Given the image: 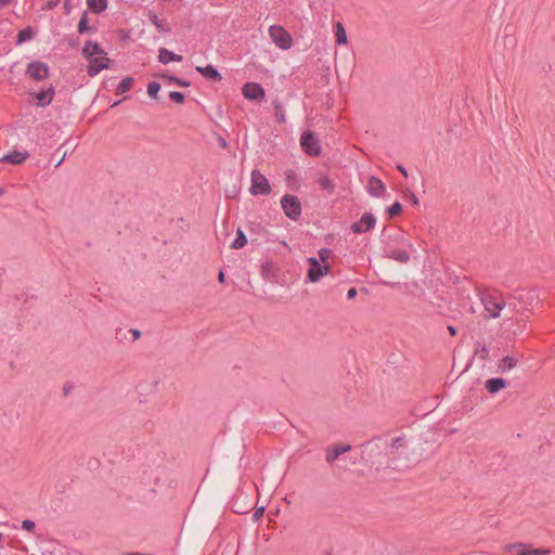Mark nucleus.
Masks as SVG:
<instances>
[{
  "label": "nucleus",
  "instance_id": "nucleus-51",
  "mask_svg": "<svg viewBox=\"0 0 555 555\" xmlns=\"http://www.w3.org/2000/svg\"><path fill=\"white\" fill-rule=\"evenodd\" d=\"M313 153H314V156L318 155L320 153V149L317 146V144L314 143V150H313Z\"/></svg>",
  "mask_w": 555,
  "mask_h": 555
},
{
  "label": "nucleus",
  "instance_id": "nucleus-54",
  "mask_svg": "<svg viewBox=\"0 0 555 555\" xmlns=\"http://www.w3.org/2000/svg\"><path fill=\"white\" fill-rule=\"evenodd\" d=\"M119 103H120V101H116V102H114V103H113V105H112V107L117 106Z\"/></svg>",
  "mask_w": 555,
  "mask_h": 555
},
{
  "label": "nucleus",
  "instance_id": "nucleus-24",
  "mask_svg": "<svg viewBox=\"0 0 555 555\" xmlns=\"http://www.w3.org/2000/svg\"><path fill=\"white\" fill-rule=\"evenodd\" d=\"M261 273L264 279L273 280L276 276V269L272 262L266 261L261 266Z\"/></svg>",
  "mask_w": 555,
  "mask_h": 555
},
{
  "label": "nucleus",
  "instance_id": "nucleus-4",
  "mask_svg": "<svg viewBox=\"0 0 555 555\" xmlns=\"http://www.w3.org/2000/svg\"><path fill=\"white\" fill-rule=\"evenodd\" d=\"M250 193L253 195H268L271 192V188L268 179L259 171H251V185Z\"/></svg>",
  "mask_w": 555,
  "mask_h": 555
},
{
  "label": "nucleus",
  "instance_id": "nucleus-10",
  "mask_svg": "<svg viewBox=\"0 0 555 555\" xmlns=\"http://www.w3.org/2000/svg\"><path fill=\"white\" fill-rule=\"evenodd\" d=\"M351 450V444L349 443H335L326 448L325 450V460L332 465L341 454Z\"/></svg>",
  "mask_w": 555,
  "mask_h": 555
},
{
  "label": "nucleus",
  "instance_id": "nucleus-36",
  "mask_svg": "<svg viewBox=\"0 0 555 555\" xmlns=\"http://www.w3.org/2000/svg\"><path fill=\"white\" fill-rule=\"evenodd\" d=\"M168 79L171 81V82H175L179 86H182V87H189L190 86V82L186 81V80H182L176 76H168Z\"/></svg>",
  "mask_w": 555,
  "mask_h": 555
},
{
  "label": "nucleus",
  "instance_id": "nucleus-38",
  "mask_svg": "<svg viewBox=\"0 0 555 555\" xmlns=\"http://www.w3.org/2000/svg\"><path fill=\"white\" fill-rule=\"evenodd\" d=\"M59 3H60V0H50L43 7V10H48V11L53 10Z\"/></svg>",
  "mask_w": 555,
  "mask_h": 555
},
{
  "label": "nucleus",
  "instance_id": "nucleus-18",
  "mask_svg": "<svg viewBox=\"0 0 555 555\" xmlns=\"http://www.w3.org/2000/svg\"><path fill=\"white\" fill-rule=\"evenodd\" d=\"M196 70L201 73L204 77L215 81H219L222 78L220 73L212 65L197 66Z\"/></svg>",
  "mask_w": 555,
  "mask_h": 555
},
{
  "label": "nucleus",
  "instance_id": "nucleus-5",
  "mask_svg": "<svg viewBox=\"0 0 555 555\" xmlns=\"http://www.w3.org/2000/svg\"><path fill=\"white\" fill-rule=\"evenodd\" d=\"M25 73L35 81H43L50 75V67L41 61H31L28 63Z\"/></svg>",
  "mask_w": 555,
  "mask_h": 555
},
{
  "label": "nucleus",
  "instance_id": "nucleus-40",
  "mask_svg": "<svg viewBox=\"0 0 555 555\" xmlns=\"http://www.w3.org/2000/svg\"><path fill=\"white\" fill-rule=\"evenodd\" d=\"M356 296H357V289L356 288H350L347 292V298L348 299H353Z\"/></svg>",
  "mask_w": 555,
  "mask_h": 555
},
{
  "label": "nucleus",
  "instance_id": "nucleus-8",
  "mask_svg": "<svg viewBox=\"0 0 555 555\" xmlns=\"http://www.w3.org/2000/svg\"><path fill=\"white\" fill-rule=\"evenodd\" d=\"M89 61L87 74L90 77L96 76L101 70L109 67L111 60L106 55H99L87 59Z\"/></svg>",
  "mask_w": 555,
  "mask_h": 555
},
{
  "label": "nucleus",
  "instance_id": "nucleus-30",
  "mask_svg": "<svg viewBox=\"0 0 555 555\" xmlns=\"http://www.w3.org/2000/svg\"><path fill=\"white\" fill-rule=\"evenodd\" d=\"M78 33L83 34L87 31H92L93 29L88 26V14L87 12H83L82 16L80 17V21L78 23Z\"/></svg>",
  "mask_w": 555,
  "mask_h": 555
},
{
  "label": "nucleus",
  "instance_id": "nucleus-45",
  "mask_svg": "<svg viewBox=\"0 0 555 555\" xmlns=\"http://www.w3.org/2000/svg\"><path fill=\"white\" fill-rule=\"evenodd\" d=\"M66 155H67V152L65 151L61 157V160H57V163L55 164V167H59L64 162Z\"/></svg>",
  "mask_w": 555,
  "mask_h": 555
},
{
  "label": "nucleus",
  "instance_id": "nucleus-41",
  "mask_svg": "<svg viewBox=\"0 0 555 555\" xmlns=\"http://www.w3.org/2000/svg\"><path fill=\"white\" fill-rule=\"evenodd\" d=\"M132 336H133V340H137L138 338L141 337V331L137 330V328H133V330H130Z\"/></svg>",
  "mask_w": 555,
  "mask_h": 555
},
{
  "label": "nucleus",
  "instance_id": "nucleus-29",
  "mask_svg": "<svg viewBox=\"0 0 555 555\" xmlns=\"http://www.w3.org/2000/svg\"><path fill=\"white\" fill-rule=\"evenodd\" d=\"M390 257L399 262H408L410 259L409 254L402 249L392 250Z\"/></svg>",
  "mask_w": 555,
  "mask_h": 555
},
{
  "label": "nucleus",
  "instance_id": "nucleus-22",
  "mask_svg": "<svg viewBox=\"0 0 555 555\" xmlns=\"http://www.w3.org/2000/svg\"><path fill=\"white\" fill-rule=\"evenodd\" d=\"M88 8L96 14L104 12L107 9V0H87Z\"/></svg>",
  "mask_w": 555,
  "mask_h": 555
},
{
  "label": "nucleus",
  "instance_id": "nucleus-15",
  "mask_svg": "<svg viewBox=\"0 0 555 555\" xmlns=\"http://www.w3.org/2000/svg\"><path fill=\"white\" fill-rule=\"evenodd\" d=\"M28 156H29V154L27 152L14 151L12 153H9V154H5L4 156H2L0 158V160L4 162V163H10L13 165H18V164H22Z\"/></svg>",
  "mask_w": 555,
  "mask_h": 555
},
{
  "label": "nucleus",
  "instance_id": "nucleus-50",
  "mask_svg": "<svg viewBox=\"0 0 555 555\" xmlns=\"http://www.w3.org/2000/svg\"><path fill=\"white\" fill-rule=\"evenodd\" d=\"M448 330H449L451 335H455L456 332H455V328L453 326H449Z\"/></svg>",
  "mask_w": 555,
  "mask_h": 555
},
{
  "label": "nucleus",
  "instance_id": "nucleus-6",
  "mask_svg": "<svg viewBox=\"0 0 555 555\" xmlns=\"http://www.w3.org/2000/svg\"><path fill=\"white\" fill-rule=\"evenodd\" d=\"M506 552L515 551L517 555H550V548H535L531 544L516 542L511 543L505 546Z\"/></svg>",
  "mask_w": 555,
  "mask_h": 555
},
{
  "label": "nucleus",
  "instance_id": "nucleus-14",
  "mask_svg": "<svg viewBox=\"0 0 555 555\" xmlns=\"http://www.w3.org/2000/svg\"><path fill=\"white\" fill-rule=\"evenodd\" d=\"M82 55L86 59H90L93 56L106 55V53L98 42L87 41L82 49Z\"/></svg>",
  "mask_w": 555,
  "mask_h": 555
},
{
  "label": "nucleus",
  "instance_id": "nucleus-1",
  "mask_svg": "<svg viewBox=\"0 0 555 555\" xmlns=\"http://www.w3.org/2000/svg\"><path fill=\"white\" fill-rule=\"evenodd\" d=\"M318 256L319 259H314V282L330 274L334 262V256L330 249L319 250Z\"/></svg>",
  "mask_w": 555,
  "mask_h": 555
},
{
  "label": "nucleus",
  "instance_id": "nucleus-49",
  "mask_svg": "<svg viewBox=\"0 0 555 555\" xmlns=\"http://www.w3.org/2000/svg\"><path fill=\"white\" fill-rule=\"evenodd\" d=\"M11 2V0H0V7H5Z\"/></svg>",
  "mask_w": 555,
  "mask_h": 555
},
{
  "label": "nucleus",
  "instance_id": "nucleus-28",
  "mask_svg": "<svg viewBox=\"0 0 555 555\" xmlns=\"http://www.w3.org/2000/svg\"><path fill=\"white\" fill-rule=\"evenodd\" d=\"M236 234H237L236 238L231 244V248L241 249L247 244V237H246L245 233L243 232V230L240 228L237 229Z\"/></svg>",
  "mask_w": 555,
  "mask_h": 555
},
{
  "label": "nucleus",
  "instance_id": "nucleus-19",
  "mask_svg": "<svg viewBox=\"0 0 555 555\" xmlns=\"http://www.w3.org/2000/svg\"><path fill=\"white\" fill-rule=\"evenodd\" d=\"M506 387V382L503 378H490L486 382V389L491 392H498Z\"/></svg>",
  "mask_w": 555,
  "mask_h": 555
},
{
  "label": "nucleus",
  "instance_id": "nucleus-9",
  "mask_svg": "<svg viewBox=\"0 0 555 555\" xmlns=\"http://www.w3.org/2000/svg\"><path fill=\"white\" fill-rule=\"evenodd\" d=\"M375 224H376L375 216L371 212H365L362 216V218L360 219V221L351 224V231L353 233H358V234L365 233V232L370 231L371 229H373L375 227Z\"/></svg>",
  "mask_w": 555,
  "mask_h": 555
},
{
  "label": "nucleus",
  "instance_id": "nucleus-27",
  "mask_svg": "<svg viewBox=\"0 0 555 555\" xmlns=\"http://www.w3.org/2000/svg\"><path fill=\"white\" fill-rule=\"evenodd\" d=\"M133 82H134V80H133V78H132V77H126V78H124V79L119 82V85L117 86V88H116V94H117V95H120V94H122V93H125V92L129 91V90L132 88Z\"/></svg>",
  "mask_w": 555,
  "mask_h": 555
},
{
  "label": "nucleus",
  "instance_id": "nucleus-3",
  "mask_svg": "<svg viewBox=\"0 0 555 555\" xmlns=\"http://www.w3.org/2000/svg\"><path fill=\"white\" fill-rule=\"evenodd\" d=\"M284 214L292 220H297L301 215V204L297 196L286 194L281 199Z\"/></svg>",
  "mask_w": 555,
  "mask_h": 555
},
{
  "label": "nucleus",
  "instance_id": "nucleus-31",
  "mask_svg": "<svg viewBox=\"0 0 555 555\" xmlns=\"http://www.w3.org/2000/svg\"><path fill=\"white\" fill-rule=\"evenodd\" d=\"M159 90H160V83H158L157 81H151L146 88L147 94L152 99H157Z\"/></svg>",
  "mask_w": 555,
  "mask_h": 555
},
{
  "label": "nucleus",
  "instance_id": "nucleus-52",
  "mask_svg": "<svg viewBox=\"0 0 555 555\" xmlns=\"http://www.w3.org/2000/svg\"><path fill=\"white\" fill-rule=\"evenodd\" d=\"M412 202L414 205H417L418 204V199L415 195H412Z\"/></svg>",
  "mask_w": 555,
  "mask_h": 555
},
{
  "label": "nucleus",
  "instance_id": "nucleus-39",
  "mask_svg": "<svg viewBox=\"0 0 555 555\" xmlns=\"http://www.w3.org/2000/svg\"><path fill=\"white\" fill-rule=\"evenodd\" d=\"M308 262H309L310 266H309V268L307 270V280L312 282V278H313V274H312V257L308 258Z\"/></svg>",
  "mask_w": 555,
  "mask_h": 555
},
{
  "label": "nucleus",
  "instance_id": "nucleus-23",
  "mask_svg": "<svg viewBox=\"0 0 555 555\" xmlns=\"http://www.w3.org/2000/svg\"><path fill=\"white\" fill-rule=\"evenodd\" d=\"M300 144L308 155H312V131L307 130L302 133Z\"/></svg>",
  "mask_w": 555,
  "mask_h": 555
},
{
  "label": "nucleus",
  "instance_id": "nucleus-48",
  "mask_svg": "<svg viewBox=\"0 0 555 555\" xmlns=\"http://www.w3.org/2000/svg\"><path fill=\"white\" fill-rule=\"evenodd\" d=\"M397 169L403 175V176H408L406 173V170L402 167V166H398Z\"/></svg>",
  "mask_w": 555,
  "mask_h": 555
},
{
  "label": "nucleus",
  "instance_id": "nucleus-26",
  "mask_svg": "<svg viewBox=\"0 0 555 555\" xmlns=\"http://www.w3.org/2000/svg\"><path fill=\"white\" fill-rule=\"evenodd\" d=\"M518 360L514 357H505L500 361L499 369L503 372L511 371L516 367Z\"/></svg>",
  "mask_w": 555,
  "mask_h": 555
},
{
  "label": "nucleus",
  "instance_id": "nucleus-13",
  "mask_svg": "<svg viewBox=\"0 0 555 555\" xmlns=\"http://www.w3.org/2000/svg\"><path fill=\"white\" fill-rule=\"evenodd\" d=\"M366 190L372 196H380L385 191V184L376 177H370L366 184Z\"/></svg>",
  "mask_w": 555,
  "mask_h": 555
},
{
  "label": "nucleus",
  "instance_id": "nucleus-12",
  "mask_svg": "<svg viewBox=\"0 0 555 555\" xmlns=\"http://www.w3.org/2000/svg\"><path fill=\"white\" fill-rule=\"evenodd\" d=\"M55 94V88L50 85L47 89L36 93L37 105L40 107H47L53 101Z\"/></svg>",
  "mask_w": 555,
  "mask_h": 555
},
{
  "label": "nucleus",
  "instance_id": "nucleus-42",
  "mask_svg": "<svg viewBox=\"0 0 555 555\" xmlns=\"http://www.w3.org/2000/svg\"><path fill=\"white\" fill-rule=\"evenodd\" d=\"M64 10H65V14H69L72 12V5L68 0H65V2H64Z\"/></svg>",
  "mask_w": 555,
  "mask_h": 555
},
{
  "label": "nucleus",
  "instance_id": "nucleus-20",
  "mask_svg": "<svg viewBox=\"0 0 555 555\" xmlns=\"http://www.w3.org/2000/svg\"><path fill=\"white\" fill-rule=\"evenodd\" d=\"M334 34H335V39H336L337 44H343V46L348 44L347 34H346V30L340 22H337L334 25Z\"/></svg>",
  "mask_w": 555,
  "mask_h": 555
},
{
  "label": "nucleus",
  "instance_id": "nucleus-32",
  "mask_svg": "<svg viewBox=\"0 0 555 555\" xmlns=\"http://www.w3.org/2000/svg\"><path fill=\"white\" fill-rule=\"evenodd\" d=\"M169 98L171 101L178 104H182L184 102V94L180 91H170Z\"/></svg>",
  "mask_w": 555,
  "mask_h": 555
},
{
  "label": "nucleus",
  "instance_id": "nucleus-25",
  "mask_svg": "<svg viewBox=\"0 0 555 555\" xmlns=\"http://www.w3.org/2000/svg\"><path fill=\"white\" fill-rule=\"evenodd\" d=\"M318 183L320 188L326 191L328 194H332L334 192L335 184L327 176H320L318 179Z\"/></svg>",
  "mask_w": 555,
  "mask_h": 555
},
{
  "label": "nucleus",
  "instance_id": "nucleus-21",
  "mask_svg": "<svg viewBox=\"0 0 555 555\" xmlns=\"http://www.w3.org/2000/svg\"><path fill=\"white\" fill-rule=\"evenodd\" d=\"M36 36V31L33 27L27 26L17 34L16 44L20 46L26 41L33 40Z\"/></svg>",
  "mask_w": 555,
  "mask_h": 555
},
{
  "label": "nucleus",
  "instance_id": "nucleus-47",
  "mask_svg": "<svg viewBox=\"0 0 555 555\" xmlns=\"http://www.w3.org/2000/svg\"><path fill=\"white\" fill-rule=\"evenodd\" d=\"M218 280L219 282L223 283L224 282V273L222 271L219 272L218 274Z\"/></svg>",
  "mask_w": 555,
  "mask_h": 555
},
{
  "label": "nucleus",
  "instance_id": "nucleus-53",
  "mask_svg": "<svg viewBox=\"0 0 555 555\" xmlns=\"http://www.w3.org/2000/svg\"><path fill=\"white\" fill-rule=\"evenodd\" d=\"M321 555H332L330 551H324Z\"/></svg>",
  "mask_w": 555,
  "mask_h": 555
},
{
  "label": "nucleus",
  "instance_id": "nucleus-2",
  "mask_svg": "<svg viewBox=\"0 0 555 555\" xmlns=\"http://www.w3.org/2000/svg\"><path fill=\"white\" fill-rule=\"evenodd\" d=\"M269 36L275 46L282 50H288L293 44L292 36L282 26H271L269 28Z\"/></svg>",
  "mask_w": 555,
  "mask_h": 555
},
{
  "label": "nucleus",
  "instance_id": "nucleus-44",
  "mask_svg": "<svg viewBox=\"0 0 555 555\" xmlns=\"http://www.w3.org/2000/svg\"><path fill=\"white\" fill-rule=\"evenodd\" d=\"M218 143H219V145H220L222 149L227 147V145H228V144H227L225 139H224V138H222V137H219V138H218Z\"/></svg>",
  "mask_w": 555,
  "mask_h": 555
},
{
  "label": "nucleus",
  "instance_id": "nucleus-16",
  "mask_svg": "<svg viewBox=\"0 0 555 555\" xmlns=\"http://www.w3.org/2000/svg\"><path fill=\"white\" fill-rule=\"evenodd\" d=\"M158 61L163 64H168L170 62H181L182 56L169 51L166 48H160L158 50Z\"/></svg>",
  "mask_w": 555,
  "mask_h": 555
},
{
  "label": "nucleus",
  "instance_id": "nucleus-33",
  "mask_svg": "<svg viewBox=\"0 0 555 555\" xmlns=\"http://www.w3.org/2000/svg\"><path fill=\"white\" fill-rule=\"evenodd\" d=\"M475 353L481 359V360H486L488 357H489V350L487 348L486 345H482L480 347H478L476 350H475Z\"/></svg>",
  "mask_w": 555,
  "mask_h": 555
},
{
  "label": "nucleus",
  "instance_id": "nucleus-34",
  "mask_svg": "<svg viewBox=\"0 0 555 555\" xmlns=\"http://www.w3.org/2000/svg\"><path fill=\"white\" fill-rule=\"evenodd\" d=\"M402 206L400 203H395L388 208L389 217L397 216L401 212Z\"/></svg>",
  "mask_w": 555,
  "mask_h": 555
},
{
  "label": "nucleus",
  "instance_id": "nucleus-46",
  "mask_svg": "<svg viewBox=\"0 0 555 555\" xmlns=\"http://www.w3.org/2000/svg\"><path fill=\"white\" fill-rule=\"evenodd\" d=\"M276 117H278V120H279L280 122H283V121L285 120V118H284V114H283V113H279V112H278V113H276Z\"/></svg>",
  "mask_w": 555,
  "mask_h": 555
},
{
  "label": "nucleus",
  "instance_id": "nucleus-11",
  "mask_svg": "<svg viewBox=\"0 0 555 555\" xmlns=\"http://www.w3.org/2000/svg\"><path fill=\"white\" fill-rule=\"evenodd\" d=\"M245 99L250 101L262 100L264 98V89L257 82H246L242 88Z\"/></svg>",
  "mask_w": 555,
  "mask_h": 555
},
{
  "label": "nucleus",
  "instance_id": "nucleus-35",
  "mask_svg": "<svg viewBox=\"0 0 555 555\" xmlns=\"http://www.w3.org/2000/svg\"><path fill=\"white\" fill-rule=\"evenodd\" d=\"M35 521L30 519H25L22 521V528L26 531H33L35 529Z\"/></svg>",
  "mask_w": 555,
  "mask_h": 555
},
{
  "label": "nucleus",
  "instance_id": "nucleus-37",
  "mask_svg": "<svg viewBox=\"0 0 555 555\" xmlns=\"http://www.w3.org/2000/svg\"><path fill=\"white\" fill-rule=\"evenodd\" d=\"M328 82H330V67H328V66H326V67L324 68V74H323V75H322V77H321V83L325 86V85H327Z\"/></svg>",
  "mask_w": 555,
  "mask_h": 555
},
{
  "label": "nucleus",
  "instance_id": "nucleus-55",
  "mask_svg": "<svg viewBox=\"0 0 555 555\" xmlns=\"http://www.w3.org/2000/svg\"><path fill=\"white\" fill-rule=\"evenodd\" d=\"M127 555H144V554H142V553H129Z\"/></svg>",
  "mask_w": 555,
  "mask_h": 555
},
{
  "label": "nucleus",
  "instance_id": "nucleus-56",
  "mask_svg": "<svg viewBox=\"0 0 555 555\" xmlns=\"http://www.w3.org/2000/svg\"><path fill=\"white\" fill-rule=\"evenodd\" d=\"M0 194H2V190L0 189Z\"/></svg>",
  "mask_w": 555,
  "mask_h": 555
},
{
  "label": "nucleus",
  "instance_id": "nucleus-7",
  "mask_svg": "<svg viewBox=\"0 0 555 555\" xmlns=\"http://www.w3.org/2000/svg\"><path fill=\"white\" fill-rule=\"evenodd\" d=\"M482 302L490 318H498L501 310L505 307V301L500 296H487L482 299Z\"/></svg>",
  "mask_w": 555,
  "mask_h": 555
},
{
  "label": "nucleus",
  "instance_id": "nucleus-43",
  "mask_svg": "<svg viewBox=\"0 0 555 555\" xmlns=\"http://www.w3.org/2000/svg\"><path fill=\"white\" fill-rule=\"evenodd\" d=\"M263 511H264V507H260V508H258V509L254 513V518H255V519H258V518L263 514Z\"/></svg>",
  "mask_w": 555,
  "mask_h": 555
},
{
  "label": "nucleus",
  "instance_id": "nucleus-17",
  "mask_svg": "<svg viewBox=\"0 0 555 555\" xmlns=\"http://www.w3.org/2000/svg\"><path fill=\"white\" fill-rule=\"evenodd\" d=\"M150 22L156 27L159 33H169L170 27L166 20L159 18L155 12L150 11L149 14Z\"/></svg>",
  "mask_w": 555,
  "mask_h": 555
}]
</instances>
